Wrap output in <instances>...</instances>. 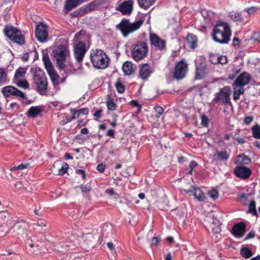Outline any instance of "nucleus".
<instances>
[{
    "label": "nucleus",
    "mask_w": 260,
    "mask_h": 260,
    "mask_svg": "<svg viewBox=\"0 0 260 260\" xmlns=\"http://www.w3.org/2000/svg\"><path fill=\"white\" fill-rule=\"evenodd\" d=\"M7 73L5 69L0 68V85H3L8 83Z\"/></svg>",
    "instance_id": "obj_32"
},
{
    "label": "nucleus",
    "mask_w": 260,
    "mask_h": 260,
    "mask_svg": "<svg viewBox=\"0 0 260 260\" xmlns=\"http://www.w3.org/2000/svg\"><path fill=\"white\" fill-rule=\"evenodd\" d=\"M250 80V76L247 73L244 72L241 74L235 81L234 85L244 87L249 83Z\"/></svg>",
    "instance_id": "obj_20"
},
{
    "label": "nucleus",
    "mask_w": 260,
    "mask_h": 260,
    "mask_svg": "<svg viewBox=\"0 0 260 260\" xmlns=\"http://www.w3.org/2000/svg\"><path fill=\"white\" fill-rule=\"evenodd\" d=\"M102 112V110H101V109L96 110L95 112V113H94L93 115H94V116L96 117V118H99L101 116Z\"/></svg>",
    "instance_id": "obj_61"
},
{
    "label": "nucleus",
    "mask_w": 260,
    "mask_h": 260,
    "mask_svg": "<svg viewBox=\"0 0 260 260\" xmlns=\"http://www.w3.org/2000/svg\"><path fill=\"white\" fill-rule=\"evenodd\" d=\"M198 166V163L192 160L191 161L189 165V169H193L195 168Z\"/></svg>",
    "instance_id": "obj_60"
},
{
    "label": "nucleus",
    "mask_w": 260,
    "mask_h": 260,
    "mask_svg": "<svg viewBox=\"0 0 260 260\" xmlns=\"http://www.w3.org/2000/svg\"><path fill=\"white\" fill-rule=\"evenodd\" d=\"M197 187V186H192L190 188L187 189H185L184 191H185V192H186V193H187L189 195L193 196L194 192L195 191L194 190H196Z\"/></svg>",
    "instance_id": "obj_52"
},
{
    "label": "nucleus",
    "mask_w": 260,
    "mask_h": 260,
    "mask_svg": "<svg viewBox=\"0 0 260 260\" xmlns=\"http://www.w3.org/2000/svg\"><path fill=\"white\" fill-rule=\"evenodd\" d=\"M155 112L159 115H162L164 112V109L162 107L160 106H156L154 108Z\"/></svg>",
    "instance_id": "obj_57"
},
{
    "label": "nucleus",
    "mask_w": 260,
    "mask_h": 260,
    "mask_svg": "<svg viewBox=\"0 0 260 260\" xmlns=\"http://www.w3.org/2000/svg\"><path fill=\"white\" fill-rule=\"evenodd\" d=\"M106 168V166L103 163H101L99 164L96 167V169L100 173H104Z\"/></svg>",
    "instance_id": "obj_53"
},
{
    "label": "nucleus",
    "mask_w": 260,
    "mask_h": 260,
    "mask_svg": "<svg viewBox=\"0 0 260 260\" xmlns=\"http://www.w3.org/2000/svg\"><path fill=\"white\" fill-rule=\"evenodd\" d=\"M216 159L219 161H227L230 157V154L226 150L217 151L215 155Z\"/></svg>",
    "instance_id": "obj_30"
},
{
    "label": "nucleus",
    "mask_w": 260,
    "mask_h": 260,
    "mask_svg": "<svg viewBox=\"0 0 260 260\" xmlns=\"http://www.w3.org/2000/svg\"><path fill=\"white\" fill-rule=\"evenodd\" d=\"M185 46L190 49H194L197 46V37L192 34H188L186 37Z\"/></svg>",
    "instance_id": "obj_24"
},
{
    "label": "nucleus",
    "mask_w": 260,
    "mask_h": 260,
    "mask_svg": "<svg viewBox=\"0 0 260 260\" xmlns=\"http://www.w3.org/2000/svg\"><path fill=\"white\" fill-rule=\"evenodd\" d=\"M29 228L28 223L22 219H17L12 227V229L18 235L23 236L26 234Z\"/></svg>",
    "instance_id": "obj_16"
},
{
    "label": "nucleus",
    "mask_w": 260,
    "mask_h": 260,
    "mask_svg": "<svg viewBox=\"0 0 260 260\" xmlns=\"http://www.w3.org/2000/svg\"><path fill=\"white\" fill-rule=\"evenodd\" d=\"M73 120V119H72V118L71 117H68L66 118L65 119H63L61 122L62 124L64 125V124H66L71 122Z\"/></svg>",
    "instance_id": "obj_58"
},
{
    "label": "nucleus",
    "mask_w": 260,
    "mask_h": 260,
    "mask_svg": "<svg viewBox=\"0 0 260 260\" xmlns=\"http://www.w3.org/2000/svg\"><path fill=\"white\" fill-rule=\"evenodd\" d=\"M8 218L9 215L7 212L5 211L0 212V225H8L9 222Z\"/></svg>",
    "instance_id": "obj_34"
},
{
    "label": "nucleus",
    "mask_w": 260,
    "mask_h": 260,
    "mask_svg": "<svg viewBox=\"0 0 260 260\" xmlns=\"http://www.w3.org/2000/svg\"><path fill=\"white\" fill-rule=\"evenodd\" d=\"M232 35L229 24L224 22L219 21L214 26L211 35L212 39L220 44H228Z\"/></svg>",
    "instance_id": "obj_1"
},
{
    "label": "nucleus",
    "mask_w": 260,
    "mask_h": 260,
    "mask_svg": "<svg viewBox=\"0 0 260 260\" xmlns=\"http://www.w3.org/2000/svg\"><path fill=\"white\" fill-rule=\"evenodd\" d=\"M188 64L184 58L177 62L173 73L174 77L177 80H181L184 78L188 72Z\"/></svg>",
    "instance_id": "obj_11"
},
{
    "label": "nucleus",
    "mask_w": 260,
    "mask_h": 260,
    "mask_svg": "<svg viewBox=\"0 0 260 260\" xmlns=\"http://www.w3.org/2000/svg\"><path fill=\"white\" fill-rule=\"evenodd\" d=\"M79 187L81 189V192L84 193L89 192L91 189V187L88 185L81 184Z\"/></svg>",
    "instance_id": "obj_46"
},
{
    "label": "nucleus",
    "mask_w": 260,
    "mask_h": 260,
    "mask_svg": "<svg viewBox=\"0 0 260 260\" xmlns=\"http://www.w3.org/2000/svg\"><path fill=\"white\" fill-rule=\"evenodd\" d=\"M68 169H69V165H68L67 163L64 162L62 164L61 168H60L58 170V175H61V176L64 175L67 172Z\"/></svg>",
    "instance_id": "obj_43"
},
{
    "label": "nucleus",
    "mask_w": 260,
    "mask_h": 260,
    "mask_svg": "<svg viewBox=\"0 0 260 260\" xmlns=\"http://www.w3.org/2000/svg\"><path fill=\"white\" fill-rule=\"evenodd\" d=\"M26 74V71L25 69L19 68L18 69L15 74L14 79L15 80H18L19 79L23 77Z\"/></svg>",
    "instance_id": "obj_38"
},
{
    "label": "nucleus",
    "mask_w": 260,
    "mask_h": 260,
    "mask_svg": "<svg viewBox=\"0 0 260 260\" xmlns=\"http://www.w3.org/2000/svg\"><path fill=\"white\" fill-rule=\"evenodd\" d=\"M228 16L234 21L241 22L243 21L241 14L238 12H231L229 13Z\"/></svg>",
    "instance_id": "obj_33"
},
{
    "label": "nucleus",
    "mask_w": 260,
    "mask_h": 260,
    "mask_svg": "<svg viewBox=\"0 0 260 260\" xmlns=\"http://www.w3.org/2000/svg\"><path fill=\"white\" fill-rule=\"evenodd\" d=\"M58 67L67 74H74L76 73L77 69L69 60H67L66 62H64L63 66Z\"/></svg>",
    "instance_id": "obj_22"
},
{
    "label": "nucleus",
    "mask_w": 260,
    "mask_h": 260,
    "mask_svg": "<svg viewBox=\"0 0 260 260\" xmlns=\"http://www.w3.org/2000/svg\"><path fill=\"white\" fill-rule=\"evenodd\" d=\"M254 117L252 116H246L244 119V124L249 125L253 120Z\"/></svg>",
    "instance_id": "obj_51"
},
{
    "label": "nucleus",
    "mask_w": 260,
    "mask_h": 260,
    "mask_svg": "<svg viewBox=\"0 0 260 260\" xmlns=\"http://www.w3.org/2000/svg\"><path fill=\"white\" fill-rule=\"evenodd\" d=\"M207 73V69L206 66L203 64L197 65L196 79L199 80L203 78Z\"/></svg>",
    "instance_id": "obj_25"
},
{
    "label": "nucleus",
    "mask_w": 260,
    "mask_h": 260,
    "mask_svg": "<svg viewBox=\"0 0 260 260\" xmlns=\"http://www.w3.org/2000/svg\"><path fill=\"white\" fill-rule=\"evenodd\" d=\"M5 35L12 41L20 45L25 44L24 36L20 30L11 25H6L4 29Z\"/></svg>",
    "instance_id": "obj_8"
},
{
    "label": "nucleus",
    "mask_w": 260,
    "mask_h": 260,
    "mask_svg": "<svg viewBox=\"0 0 260 260\" xmlns=\"http://www.w3.org/2000/svg\"><path fill=\"white\" fill-rule=\"evenodd\" d=\"M209 123V120L207 116L204 114L201 115V124L204 127H208Z\"/></svg>",
    "instance_id": "obj_45"
},
{
    "label": "nucleus",
    "mask_w": 260,
    "mask_h": 260,
    "mask_svg": "<svg viewBox=\"0 0 260 260\" xmlns=\"http://www.w3.org/2000/svg\"><path fill=\"white\" fill-rule=\"evenodd\" d=\"M80 114H83L84 115H87L88 113L89 110L87 108H83L80 110H78Z\"/></svg>",
    "instance_id": "obj_59"
},
{
    "label": "nucleus",
    "mask_w": 260,
    "mask_h": 260,
    "mask_svg": "<svg viewBox=\"0 0 260 260\" xmlns=\"http://www.w3.org/2000/svg\"><path fill=\"white\" fill-rule=\"evenodd\" d=\"M149 48L145 41H138L133 46L132 57L136 61H139L145 58L148 54Z\"/></svg>",
    "instance_id": "obj_5"
},
{
    "label": "nucleus",
    "mask_w": 260,
    "mask_h": 260,
    "mask_svg": "<svg viewBox=\"0 0 260 260\" xmlns=\"http://www.w3.org/2000/svg\"><path fill=\"white\" fill-rule=\"evenodd\" d=\"M71 112L72 113V116L71 117L72 118L73 120L78 118L80 116V113L79 112L78 110L71 109Z\"/></svg>",
    "instance_id": "obj_48"
},
{
    "label": "nucleus",
    "mask_w": 260,
    "mask_h": 260,
    "mask_svg": "<svg viewBox=\"0 0 260 260\" xmlns=\"http://www.w3.org/2000/svg\"><path fill=\"white\" fill-rule=\"evenodd\" d=\"M240 94H239L238 93H237V92H235L234 91L233 93V100L235 101H237L240 98Z\"/></svg>",
    "instance_id": "obj_64"
},
{
    "label": "nucleus",
    "mask_w": 260,
    "mask_h": 260,
    "mask_svg": "<svg viewBox=\"0 0 260 260\" xmlns=\"http://www.w3.org/2000/svg\"><path fill=\"white\" fill-rule=\"evenodd\" d=\"M42 60L54 88H58V84L60 83L59 77L54 69L49 56L47 53H43Z\"/></svg>",
    "instance_id": "obj_7"
},
{
    "label": "nucleus",
    "mask_w": 260,
    "mask_h": 260,
    "mask_svg": "<svg viewBox=\"0 0 260 260\" xmlns=\"http://www.w3.org/2000/svg\"><path fill=\"white\" fill-rule=\"evenodd\" d=\"M255 236V233H254V232L253 231H251L246 236L245 239H250V238H254Z\"/></svg>",
    "instance_id": "obj_62"
},
{
    "label": "nucleus",
    "mask_w": 260,
    "mask_h": 260,
    "mask_svg": "<svg viewBox=\"0 0 260 260\" xmlns=\"http://www.w3.org/2000/svg\"><path fill=\"white\" fill-rule=\"evenodd\" d=\"M247 213H251L253 216H257V213L256 211V203L255 201H251L248 205V210Z\"/></svg>",
    "instance_id": "obj_36"
},
{
    "label": "nucleus",
    "mask_w": 260,
    "mask_h": 260,
    "mask_svg": "<svg viewBox=\"0 0 260 260\" xmlns=\"http://www.w3.org/2000/svg\"><path fill=\"white\" fill-rule=\"evenodd\" d=\"M144 21V18L137 19L133 23L131 22L129 19H122L117 25V27L121 31L123 36L124 37H126L130 34L139 29Z\"/></svg>",
    "instance_id": "obj_2"
},
{
    "label": "nucleus",
    "mask_w": 260,
    "mask_h": 260,
    "mask_svg": "<svg viewBox=\"0 0 260 260\" xmlns=\"http://www.w3.org/2000/svg\"><path fill=\"white\" fill-rule=\"evenodd\" d=\"M245 230L246 225L244 222L238 223L233 226V234L236 237H241L244 234Z\"/></svg>",
    "instance_id": "obj_21"
},
{
    "label": "nucleus",
    "mask_w": 260,
    "mask_h": 260,
    "mask_svg": "<svg viewBox=\"0 0 260 260\" xmlns=\"http://www.w3.org/2000/svg\"><path fill=\"white\" fill-rule=\"evenodd\" d=\"M235 85L234 90V91L237 92V93H238L239 94H240V95L244 93V89L243 87L239 86H237V85Z\"/></svg>",
    "instance_id": "obj_49"
},
{
    "label": "nucleus",
    "mask_w": 260,
    "mask_h": 260,
    "mask_svg": "<svg viewBox=\"0 0 260 260\" xmlns=\"http://www.w3.org/2000/svg\"><path fill=\"white\" fill-rule=\"evenodd\" d=\"M85 1V0H66L63 9V13L64 14H68L69 11L76 8Z\"/></svg>",
    "instance_id": "obj_19"
},
{
    "label": "nucleus",
    "mask_w": 260,
    "mask_h": 260,
    "mask_svg": "<svg viewBox=\"0 0 260 260\" xmlns=\"http://www.w3.org/2000/svg\"><path fill=\"white\" fill-rule=\"evenodd\" d=\"M35 36L38 41L44 43L48 36V26L44 23H39L36 27Z\"/></svg>",
    "instance_id": "obj_12"
},
{
    "label": "nucleus",
    "mask_w": 260,
    "mask_h": 260,
    "mask_svg": "<svg viewBox=\"0 0 260 260\" xmlns=\"http://www.w3.org/2000/svg\"><path fill=\"white\" fill-rule=\"evenodd\" d=\"M115 87L119 93H123L125 91V87L120 79L117 80Z\"/></svg>",
    "instance_id": "obj_39"
},
{
    "label": "nucleus",
    "mask_w": 260,
    "mask_h": 260,
    "mask_svg": "<svg viewBox=\"0 0 260 260\" xmlns=\"http://www.w3.org/2000/svg\"><path fill=\"white\" fill-rule=\"evenodd\" d=\"M106 104L109 111H114L117 109V104L110 94L106 96Z\"/></svg>",
    "instance_id": "obj_28"
},
{
    "label": "nucleus",
    "mask_w": 260,
    "mask_h": 260,
    "mask_svg": "<svg viewBox=\"0 0 260 260\" xmlns=\"http://www.w3.org/2000/svg\"><path fill=\"white\" fill-rule=\"evenodd\" d=\"M231 88L225 86L220 88L219 91L214 95L212 102L215 103H221L225 105L230 104L231 103Z\"/></svg>",
    "instance_id": "obj_10"
},
{
    "label": "nucleus",
    "mask_w": 260,
    "mask_h": 260,
    "mask_svg": "<svg viewBox=\"0 0 260 260\" xmlns=\"http://www.w3.org/2000/svg\"><path fill=\"white\" fill-rule=\"evenodd\" d=\"M194 191L193 196H194L198 201L202 202L205 200V196L199 187H197Z\"/></svg>",
    "instance_id": "obj_35"
},
{
    "label": "nucleus",
    "mask_w": 260,
    "mask_h": 260,
    "mask_svg": "<svg viewBox=\"0 0 260 260\" xmlns=\"http://www.w3.org/2000/svg\"><path fill=\"white\" fill-rule=\"evenodd\" d=\"M252 39L254 41L260 43V31L255 32L252 36Z\"/></svg>",
    "instance_id": "obj_55"
},
{
    "label": "nucleus",
    "mask_w": 260,
    "mask_h": 260,
    "mask_svg": "<svg viewBox=\"0 0 260 260\" xmlns=\"http://www.w3.org/2000/svg\"><path fill=\"white\" fill-rule=\"evenodd\" d=\"M153 70L148 63H143L140 65L139 77L143 80H147Z\"/></svg>",
    "instance_id": "obj_18"
},
{
    "label": "nucleus",
    "mask_w": 260,
    "mask_h": 260,
    "mask_svg": "<svg viewBox=\"0 0 260 260\" xmlns=\"http://www.w3.org/2000/svg\"><path fill=\"white\" fill-rule=\"evenodd\" d=\"M2 92L5 97L14 96L23 99L25 98V94L23 92L12 86H7L3 87Z\"/></svg>",
    "instance_id": "obj_15"
},
{
    "label": "nucleus",
    "mask_w": 260,
    "mask_h": 260,
    "mask_svg": "<svg viewBox=\"0 0 260 260\" xmlns=\"http://www.w3.org/2000/svg\"><path fill=\"white\" fill-rule=\"evenodd\" d=\"M156 0H138L139 6L145 10H147L154 4Z\"/></svg>",
    "instance_id": "obj_31"
},
{
    "label": "nucleus",
    "mask_w": 260,
    "mask_h": 260,
    "mask_svg": "<svg viewBox=\"0 0 260 260\" xmlns=\"http://www.w3.org/2000/svg\"><path fill=\"white\" fill-rule=\"evenodd\" d=\"M257 10V8L256 7H251L247 8L245 11L248 13V14L251 15L254 14Z\"/></svg>",
    "instance_id": "obj_54"
},
{
    "label": "nucleus",
    "mask_w": 260,
    "mask_h": 260,
    "mask_svg": "<svg viewBox=\"0 0 260 260\" xmlns=\"http://www.w3.org/2000/svg\"><path fill=\"white\" fill-rule=\"evenodd\" d=\"M160 238L159 237H153L152 240V243L151 244V245L157 246L159 244V243L160 241Z\"/></svg>",
    "instance_id": "obj_50"
},
{
    "label": "nucleus",
    "mask_w": 260,
    "mask_h": 260,
    "mask_svg": "<svg viewBox=\"0 0 260 260\" xmlns=\"http://www.w3.org/2000/svg\"><path fill=\"white\" fill-rule=\"evenodd\" d=\"M251 162L250 158L245 154H239L237 155L234 160V164L238 166L248 165Z\"/></svg>",
    "instance_id": "obj_23"
},
{
    "label": "nucleus",
    "mask_w": 260,
    "mask_h": 260,
    "mask_svg": "<svg viewBox=\"0 0 260 260\" xmlns=\"http://www.w3.org/2000/svg\"><path fill=\"white\" fill-rule=\"evenodd\" d=\"M88 49L89 47H86V44L82 41H79L74 45V54L76 60L78 62V69H80L82 67L81 62Z\"/></svg>",
    "instance_id": "obj_9"
},
{
    "label": "nucleus",
    "mask_w": 260,
    "mask_h": 260,
    "mask_svg": "<svg viewBox=\"0 0 260 260\" xmlns=\"http://www.w3.org/2000/svg\"><path fill=\"white\" fill-rule=\"evenodd\" d=\"M134 2L133 0H127L121 3L116 10L123 15H130L133 11Z\"/></svg>",
    "instance_id": "obj_17"
},
{
    "label": "nucleus",
    "mask_w": 260,
    "mask_h": 260,
    "mask_svg": "<svg viewBox=\"0 0 260 260\" xmlns=\"http://www.w3.org/2000/svg\"><path fill=\"white\" fill-rule=\"evenodd\" d=\"M90 58L93 67L97 69H105L109 61L107 54L101 49H92L90 51Z\"/></svg>",
    "instance_id": "obj_4"
},
{
    "label": "nucleus",
    "mask_w": 260,
    "mask_h": 260,
    "mask_svg": "<svg viewBox=\"0 0 260 260\" xmlns=\"http://www.w3.org/2000/svg\"><path fill=\"white\" fill-rule=\"evenodd\" d=\"M122 69L125 75H131L135 72L132 62L129 61H126L123 63Z\"/></svg>",
    "instance_id": "obj_26"
},
{
    "label": "nucleus",
    "mask_w": 260,
    "mask_h": 260,
    "mask_svg": "<svg viewBox=\"0 0 260 260\" xmlns=\"http://www.w3.org/2000/svg\"><path fill=\"white\" fill-rule=\"evenodd\" d=\"M106 135L113 137L114 136V131L112 129H109L107 132Z\"/></svg>",
    "instance_id": "obj_63"
},
{
    "label": "nucleus",
    "mask_w": 260,
    "mask_h": 260,
    "mask_svg": "<svg viewBox=\"0 0 260 260\" xmlns=\"http://www.w3.org/2000/svg\"><path fill=\"white\" fill-rule=\"evenodd\" d=\"M10 228L8 225H0V237H4L9 232Z\"/></svg>",
    "instance_id": "obj_42"
},
{
    "label": "nucleus",
    "mask_w": 260,
    "mask_h": 260,
    "mask_svg": "<svg viewBox=\"0 0 260 260\" xmlns=\"http://www.w3.org/2000/svg\"><path fill=\"white\" fill-rule=\"evenodd\" d=\"M53 55L57 67L63 66L70 56L68 48L63 45H58L53 50Z\"/></svg>",
    "instance_id": "obj_6"
},
{
    "label": "nucleus",
    "mask_w": 260,
    "mask_h": 260,
    "mask_svg": "<svg viewBox=\"0 0 260 260\" xmlns=\"http://www.w3.org/2000/svg\"><path fill=\"white\" fill-rule=\"evenodd\" d=\"M130 103L132 106L138 107L139 112L141 110V106L139 105L138 102L137 100H133L130 102Z\"/></svg>",
    "instance_id": "obj_56"
},
{
    "label": "nucleus",
    "mask_w": 260,
    "mask_h": 260,
    "mask_svg": "<svg viewBox=\"0 0 260 260\" xmlns=\"http://www.w3.org/2000/svg\"><path fill=\"white\" fill-rule=\"evenodd\" d=\"M213 57L216 59V61L213 62L214 63H219L222 64H224L228 62L227 57L224 55L214 56Z\"/></svg>",
    "instance_id": "obj_41"
},
{
    "label": "nucleus",
    "mask_w": 260,
    "mask_h": 260,
    "mask_svg": "<svg viewBox=\"0 0 260 260\" xmlns=\"http://www.w3.org/2000/svg\"><path fill=\"white\" fill-rule=\"evenodd\" d=\"M201 14L207 23H212L215 20L214 14L212 11L203 9L201 11Z\"/></svg>",
    "instance_id": "obj_27"
},
{
    "label": "nucleus",
    "mask_w": 260,
    "mask_h": 260,
    "mask_svg": "<svg viewBox=\"0 0 260 260\" xmlns=\"http://www.w3.org/2000/svg\"><path fill=\"white\" fill-rule=\"evenodd\" d=\"M252 136L257 139H260V125L258 124H254L251 127Z\"/></svg>",
    "instance_id": "obj_37"
},
{
    "label": "nucleus",
    "mask_w": 260,
    "mask_h": 260,
    "mask_svg": "<svg viewBox=\"0 0 260 260\" xmlns=\"http://www.w3.org/2000/svg\"><path fill=\"white\" fill-rule=\"evenodd\" d=\"M16 85L20 87H22L24 89H27L29 87V84L26 80L20 81L19 80H15Z\"/></svg>",
    "instance_id": "obj_44"
},
{
    "label": "nucleus",
    "mask_w": 260,
    "mask_h": 260,
    "mask_svg": "<svg viewBox=\"0 0 260 260\" xmlns=\"http://www.w3.org/2000/svg\"><path fill=\"white\" fill-rule=\"evenodd\" d=\"M234 175L242 179L246 180L252 175V170L249 168L243 166H237L234 169Z\"/></svg>",
    "instance_id": "obj_13"
},
{
    "label": "nucleus",
    "mask_w": 260,
    "mask_h": 260,
    "mask_svg": "<svg viewBox=\"0 0 260 260\" xmlns=\"http://www.w3.org/2000/svg\"><path fill=\"white\" fill-rule=\"evenodd\" d=\"M240 253L242 256L246 259L250 258L252 255L251 250L246 247L241 249Z\"/></svg>",
    "instance_id": "obj_40"
},
{
    "label": "nucleus",
    "mask_w": 260,
    "mask_h": 260,
    "mask_svg": "<svg viewBox=\"0 0 260 260\" xmlns=\"http://www.w3.org/2000/svg\"><path fill=\"white\" fill-rule=\"evenodd\" d=\"M43 109L40 106H32L27 112V116L29 117H35L40 114Z\"/></svg>",
    "instance_id": "obj_29"
},
{
    "label": "nucleus",
    "mask_w": 260,
    "mask_h": 260,
    "mask_svg": "<svg viewBox=\"0 0 260 260\" xmlns=\"http://www.w3.org/2000/svg\"><path fill=\"white\" fill-rule=\"evenodd\" d=\"M209 195L213 200H216L218 197V192L216 190L212 189L209 192Z\"/></svg>",
    "instance_id": "obj_47"
},
{
    "label": "nucleus",
    "mask_w": 260,
    "mask_h": 260,
    "mask_svg": "<svg viewBox=\"0 0 260 260\" xmlns=\"http://www.w3.org/2000/svg\"><path fill=\"white\" fill-rule=\"evenodd\" d=\"M34 80L37 87V91L41 95H45L47 88V80L43 70L36 67L31 70Z\"/></svg>",
    "instance_id": "obj_3"
},
{
    "label": "nucleus",
    "mask_w": 260,
    "mask_h": 260,
    "mask_svg": "<svg viewBox=\"0 0 260 260\" xmlns=\"http://www.w3.org/2000/svg\"><path fill=\"white\" fill-rule=\"evenodd\" d=\"M149 41L150 45L152 48H155L159 50H162L166 47V41L155 34H150Z\"/></svg>",
    "instance_id": "obj_14"
}]
</instances>
